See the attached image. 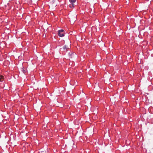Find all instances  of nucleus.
Masks as SVG:
<instances>
[{
    "label": "nucleus",
    "instance_id": "nucleus-1",
    "mask_svg": "<svg viewBox=\"0 0 153 153\" xmlns=\"http://www.w3.org/2000/svg\"><path fill=\"white\" fill-rule=\"evenodd\" d=\"M50 5L51 7H54L57 5L56 2V1L53 0L50 2Z\"/></svg>",
    "mask_w": 153,
    "mask_h": 153
},
{
    "label": "nucleus",
    "instance_id": "nucleus-2",
    "mask_svg": "<svg viewBox=\"0 0 153 153\" xmlns=\"http://www.w3.org/2000/svg\"><path fill=\"white\" fill-rule=\"evenodd\" d=\"M64 31L63 30H60L58 31V35L61 37L64 36Z\"/></svg>",
    "mask_w": 153,
    "mask_h": 153
},
{
    "label": "nucleus",
    "instance_id": "nucleus-3",
    "mask_svg": "<svg viewBox=\"0 0 153 153\" xmlns=\"http://www.w3.org/2000/svg\"><path fill=\"white\" fill-rule=\"evenodd\" d=\"M70 2L71 3L72 6L74 7V3L75 2L76 0H69Z\"/></svg>",
    "mask_w": 153,
    "mask_h": 153
},
{
    "label": "nucleus",
    "instance_id": "nucleus-4",
    "mask_svg": "<svg viewBox=\"0 0 153 153\" xmlns=\"http://www.w3.org/2000/svg\"><path fill=\"white\" fill-rule=\"evenodd\" d=\"M22 70L24 74H25L27 72V69L26 68H22Z\"/></svg>",
    "mask_w": 153,
    "mask_h": 153
},
{
    "label": "nucleus",
    "instance_id": "nucleus-5",
    "mask_svg": "<svg viewBox=\"0 0 153 153\" xmlns=\"http://www.w3.org/2000/svg\"><path fill=\"white\" fill-rule=\"evenodd\" d=\"M68 48H69L66 45H65L63 47V48L64 50H65Z\"/></svg>",
    "mask_w": 153,
    "mask_h": 153
},
{
    "label": "nucleus",
    "instance_id": "nucleus-6",
    "mask_svg": "<svg viewBox=\"0 0 153 153\" xmlns=\"http://www.w3.org/2000/svg\"><path fill=\"white\" fill-rule=\"evenodd\" d=\"M4 77L2 76H0V81H2V79Z\"/></svg>",
    "mask_w": 153,
    "mask_h": 153
},
{
    "label": "nucleus",
    "instance_id": "nucleus-7",
    "mask_svg": "<svg viewBox=\"0 0 153 153\" xmlns=\"http://www.w3.org/2000/svg\"><path fill=\"white\" fill-rule=\"evenodd\" d=\"M72 63H69V65L71 66L72 65Z\"/></svg>",
    "mask_w": 153,
    "mask_h": 153
},
{
    "label": "nucleus",
    "instance_id": "nucleus-8",
    "mask_svg": "<svg viewBox=\"0 0 153 153\" xmlns=\"http://www.w3.org/2000/svg\"><path fill=\"white\" fill-rule=\"evenodd\" d=\"M70 7H71V5H70Z\"/></svg>",
    "mask_w": 153,
    "mask_h": 153
}]
</instances>
